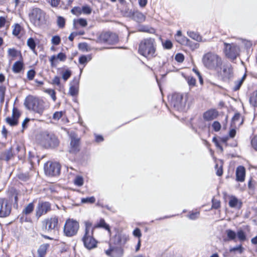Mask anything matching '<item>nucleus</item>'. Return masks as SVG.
<instances>
[{
    "mask_svg": "<svg viewBox=\"0 0 257 257\" xmlns=\"http://www.w3.org/2000/svg\"><path fill=\"white\" fill-rule=\"evenodd\" d=\"M156 44L154 38H148L143 39L140 43L139 53L148 59L156 56Z\"/></svg>",
    "mask_w": 257,
    "mask_h": 257,
    "instance_id": "nucleus-1",
    "label": "nucleus"
},
{
    "mask_svg": "<svg viewBox=\"0 0 257 257\" xmlns=\"http://www.w3.org/2000/svg\"><path fill=\"white\" fill-rule=\"evenodd\" d=\"M202 62L207 68L215 71H218L222 64L221 58L216 54L212 52H208L203 55Z\"/></svg>",
    "mask_w": 257,
    "mask_h": 257,
    "instance_id": "nucleus-2",
    "label": "nucleus"
},
{
    "mask_svg": "<svg viewBox=\"0 0 257 257\" xmlns=\"http://www.w3.org/2000/svg\"><path fill=\"white\" fill-rule=\"evenodd\" d=\"M85 229L84 234L82 238L84 246L91 249L96 247L97 241L93 237L94 230L92 229L91 222L89 220L84 222Z\"/></svg>",
    "mask_w": 257,
    "mask_h": 257,
    "instance_id": "nucleus-3",
    "label": "nucleus"
},
{
    "mask_svg": "<svg viewBox=\"0 0 257 257\" xmlns=\"http://www.w3.org/2000/svg\"><path fill=\"white\" fill-rule=\"evenodd\" d=\"M24 104L27 109L40 114H42L45 109L43 100L31 95L26 97Z\"/></svg>",
    "mask_w": 257,
    "mask_h": 257,
    "instance_id": "nucleus-4",
    "label": "nucleus"
},
{
    "mask_svg": "<svg viewBox=\"0 0 257 257\" xmlns=\"http://www.w3.org/2000/svg\"><path fill=\"white\" fill-rule=\"evenodd\" d=\"M79 228V223L73 219H68L66 221L64 226V233L68 237L76 234Z\"/></svg>",
    "mask_w": 257,
    "mask_h": 257,
    "instance_id": "nucleus-5",
    "label": "nucleus"
},
{
    "mask_svg": "<svg viewBox=\"0 0 257 257\" xmlns=\"http://www.w3.org/2000/svg\"><path fill=\"white\" fill-rule=\"evenodd\" d=\"M41 137L40 143L45 148H55L59 145V141L54 135L44 132Z\"/></svg>",
    "mask_w": 257,
    "mask_h": 257,
    "instance_id": "nucleus-6",
    "label": "nucleus"
},
{
    "mask_svg": "<svg viewBox=\"0 0 257 257\" xmlns=\"http://www.w3.org/2000/svg\"><path fill=\"white\" fill-rule=\"evenodd\" d=\"M224 52L226 57L230 59L234 60L239 55L240 49L235 44L224 43Z\"/></svg>",
    "mask_w": 257,
    "mask_h": 257,
    "instance_id": "nucleus-7",
    "label": "nucleus"
},
{
    "mask_svg": "<svg viewBox=\"0 0 257 257\" xmlns=\"http://www.w3.org/2000/svg\"><path fill=\"white\" fill-rule=\"evenodd\" d=\"M171 105L178 111L183 109L186 104V99H183L182 94L176 93L172 95L170 100Z\"/></svg>",
    "mask_w": 257,
    "mask_h": 257,
    "instance_id": "nucleus-8",
    "label": "nucleus"
},
{
    "mask_svg": "<svg viewBox=\"0 0 257 257\" xmlns=\"http://www.w3.org/2000/svg\"><path fill=\"white\" fill-rule=\"evenodd\" d=\"M61 167L56 162H48L45 164L44 171L45 174L49 176H56L60 173Z\"/></svg>",
    "mask_w": 257,
    "mask_h": 257,
    "instance_id": "nucleus-9",
    "label": "nucleus"
},
{
    "mask_svg": "<svg viewBox=\"0 0 257 257\" xmlns=\"http://www.w3.org/2000/svg\"><path fill=\"white\" fill-rule=\"evenodd\" d=\"M98 40L100 43L109 45H114L118 41L117 35L109 32L101 34Z\"/></svg>",
    "mask_w": 257,
    "mask_h": 257,
    "instance_id": "nucleus-10",
    "label": "nucleus"
},
{
    "mask_svg": "<svg viewBox=\"0 0 257 257\" xmlns=\"http://www.w3.org/2000/svg\"><path fill=\"white\" fill-rule=\"evenodd\" d=\"M227 240H235L237 236L239 241L242 242L246 240L245 232L242 229H239L236 233L234 231L228 229L225 230Z\"/></svg>",
    "mask_w": 257,
    "mask_h": 257,
    "instance_id": "nucleus-11",
    "label": "nucleus"
},
{
    "mask_svg": "<svg viewBox=\"0 0 257 257\" xmlns=\"http://www.w3.org/2000/svg\"><path fill=\"white\" fill-rule=\"evenodd\" d=\"M217 71L223 81L229 80L233 75V68L229 64L224 65L222 68L220 67Z\"/></svg>",
    "mask_w": 257,
    "mask_h": 257,
    "instance_id": "nucleus-12",
    "label": "nucleus"
},
{
    "mask_svg": "<svg viewBox=\"0 0 257 257\" xmlns=\"http://www.w3.org/2000/svg\"><path fill=\"white\" fill-rule=\"evenodd\" d=\"M11 205L7 199L0 198V217L8 216L11 212Z\"/></svg>",
    "mask_w": 257,
    "mask_h": 257,
    "instance_id": "nucleus-13",
    "label": "nucleus"
},
{
    "mask_svg": "<svg viewBox=\"0 0 257 257\" xmlns=\"http://www.w3.org/2000/svg\"><path fill=\"white\" fill-rule=\"evenodd\" d=\"M21 116V112L15 106L13 107L12 116L7 117L6 118V122L10 125L13 126L18 124L19 118Z\"/></svg>",
    "mask_w": 257,
    "mask_h": 257,
    "instance_id": "nucleus-14",
    "label": "nucleus"
},
{
    "mask_svg": "<svg viewBox=\"0 0 257 257\" xmlns=\"http://www.w3.org/2000/svg\"><path fill=\"white\" fill-rule=\"evenodd\" d=\"M58 223V219L56 216H54L46 219L43 222L45 229L48 232H52L57 229Z\"/></svg>",
    "mask_w": 257,
    "mask_h": 257,
    "instance_id": "nucleus-15",
    "label": "nucleus"
},
{
    "mask_svg": "<svg viewBox=\"0 0 257 257\" xmlns=\"http://www.w3.org/2000/svg\"><path fill=\"white\" fill-rule=\"evenodd\" d=\"M51 210V205L48 202H39L36 209V216L40 217Z\"/></svg>",
    "mask_w": 257,
    "mask_h": 257,
    "instance_id": "nucleus-16",
    "label": "nucleus"
},
{
    "mask_svg": "<svg viewBox=\"0 0 257 257\" xmlns=\"http://www.w3.org/2000/svg\"><path fill=\"white\" fill-rule=\"evenodd\" d=\"M71 142L69 152L72 154H76L80 151V139L76 137L75 134L70 136Z\"/></svg>",
    "mask_w": 257,
    "mask_h": 257,
    "instance_id": "nucleus-17",
    "label": "nucleus"
},
{
    "mask_svg": "<svg viewBox=\"0 0 257 257\" xmlns=\"http://www.w3.org/2000/svg\"><path fill=\"white\" fill-rule=\"evenodd\" d=\"M127 240L128 237L126 235L117 233L110 239V242L111 243L121 246L123 245Z\"/></svg>",
    "mask_w": 257,
    "mask_h": 257,
    "instance_id": "nucleus-18",
    "label": "nucleus"
},
{
    "mask_svg": "<svg viewBox=\"0 0 257 257\" xmlns=\"http://www.w3.org/2000/svg\"><path fill=\"white\" fill-rule=\"evenodd\" d=\"M44 13L40 9L36 8L32 10L30 17L35 22L37 21L40 22L44 19Z\"/></svg>",
    "mask_w": 257,
    "mask_h": 257,
    "instance_id": "nucleus-19",
    "label": "nucleus"
},
{
    "mask_svg": "<svg viewBox=\"0 0 257 257\" xmlns=\"http://www.w3.org/2000/svg\"><path fill=\"white\" fill-rule=\"evenodd\" d=\"M105 253L110 257H122L123 250L121 247H111L110 244V247L105 251Z\"/></svg>",
    "mask_w": 257,
    "mask_h": 257,
    "instance_id": "nucleus-20",
    "label": "nucleus"
},
{
    "mask_svg": "<svg viewBox=\"0 0 257 257\" xmlns=\"http://www.w3.org/2000/svg\"><path fill=\"white\" fill-rule=\"evenodd\" d=\"M218 112L215 109H209L203 114V118L206 121H211L217 118Z\"/></svg>",
    "mask_w": 257,
    "mask_h": 257,
    "instance_id": "nucleus-21",
    "label": "nucleus"
},
{
    "mask_svg": "<svg viewBox=\"0 0 257 257\" xmlns=\"http://www.w3.org/2000/svg\"><path fill=\"white\" fill-rule=\"evenodd\" d=\"M134 20L138 23H141L145 21L146 16L141 12L136 11L130 12Z\"/></svg>",
    "mask_w": 257,
    "mask_h": 257,
    "instance_id": "nucleus-22",
    "label": "nucleus"
},
{
    "mask_svg": "<svg viewBox=\"0 0 257 257\" xmlns=\"http://www.w3.org/2000/svg\"><path fill=\"white\" fill-rule=\"evenodd\" d=\"M245 169L242 166H238L236 170V180L238 182H243L245 179Z\"/></svg>",
    "mask_w": 257,
    "mask_h": 257,
    "instance_id": "nucleus-23",
    "label": "nucleus"
},
{
    "mask_svg": "<svg viewBox=\"0 0 257 257\" xmlns=\"http://www.w3.org/2000/svg\"><path fill=\"white\" fill-rule=\"evenodd\" d=\"M91 227L92 228V229L94 231L95 229L97 228H103L107 230L109 233L110 232V229L109 225L106 224L104 219L102 218L100 219L99 221L94 225H93L92 223L91 222Z\"/></svg>",
    "mask_w": 257,
    "mask_h": 257,
    "instance_id": "nucleus-24",
    "label": "nucleus"
},
{
    "mask_svg": "<svg viewBox=\"0 0 257 257\" xmlns=\"http://www.w3.org/2000/svg\"><path fill=\"white\" fill-rule=\"evenodd\" d=\"M74 84L77 86L71 85L69 88V93L71 96L76 95L78 93V84L79 82V78H74L73 80Z\"/></svg>",
    "mask_w": 257,
    "mask_h": 257,
    "instance_id": "nucleus-25",
    "label": "nucleus"
},
{
    "mask_svg": "<svg viewBox=\"0 0 257 257\" xmlns=\"http://www.w3.org/2000/svg\"><path fill=\"white\" fill-rule=\"evenodd\" d=\"M56 59H58L60 61H64L66 59V56L64 53L61 52L59 53L57 56H52L50 58V62L52 67L55 66V63Z\"/></svg>",
    "mask_w": 257,
    "mask_h": 257,
    "instance_id": "nucleus-26",
    "label": "nucleus"
},
{
    "mask_svg": "<svg viewBox=\"0 0 257 257\" xmlns=\"http://www.w3.org/2000/svg\"><path fill=\"white\" fill-rule=\"evenodd\" d=\"M13 157V154L12 153V148L9 150L3 153L0 156V159L4 160L6 161H9Z\"/></svg>",
    "mask_w": 257,
    "mask_h": 257,
    "instance_id": "nucleus-27",
    "label": "nucleus"
},
{
    "mask_svg": "<svg viewBox=\"0 0 257 257\" xmlns=\"http://www.w3.org/2000/svg\"><path fill=\"white\" fill-rule=\"evenodd\" d=\"M49 247V244L48 243H45L40 245L38 250L39 257L45 256V255L46 253L47 250Z\"/></svg>",
    "mask_w": 257,
    "mask_h": 257,
    "instance_id": "nucleus-28",
    "label": "nucleus"
},
{
    "mask_svg": "<svg viewBox=\"0 0 257 257\" xmlns=\"http://www.w3.org/2000/svg\"><path fill=\"white\" fill-rule=\"evenodd\" d=\"M138 31L154 34L155 32V30L153 28L149 27L148 26L140 25L138 27Z\"/></svg>",
    "mask_w": 257,
    "mask_h": 257,
    "instance_id": "nucleus-29",
    "label": "nucleus"
},
{
    "mask_svg": "<svg viewBox=\"0 0 257 257\" xmlns=\"http://www.w3.org/2000/svg\"><path fill=\"white\" fill-rule=\"evenodd\" d=\"M229 205L231 208H239L241 206V203L238 202V200L235 197H231L229 201Z\"/></svg>",
    "mask_w": 257,
    "mask_h": 257,
    "instance_id": "nucleus-30",
    "label": "nucleus"
},
{
    "mask_svg": "<svg viewBox=\"0 0 257 257\" xmlns=\"http://www.w3.org/2000/svg\"><path fill=\"white\" fill-rule=\"evenodd\" d=\"M187 35L191 38H192V39H193L197 42L202 41L201 36L197 32H195L193 31H188Z\"/></svg>",
    "mask_w": 257,
    "mask_h": 257,
    "instance_id": "nucleus-31",
    "label": "nucleus"
},
{
    "mask_svg": "<svg viewBox=\"0 0 257 257\" xmlns=\"http://www.w3.org/2000/svg\"><path fill=\"white\" fill-rule=\"evenodd\" d=\"M23 67V64L22 62L18 61L16 62L13 66V71L15 73L20 72Z\"/></svg>",
    "mask_w": 257,
    "mask_h": 257,
    "instance_id": "nucleus-32",
    "label": "nucleus"
},
{
    "mask_svg": "<svg viewBox=\"0 0 257 257\" xmlns=\"http://www.w3.org/2000/svg\"><path fill=\"white\" fill-rule=\"evenodd\" d=\"M92 59L91 55H82L79 58V63L80 64L85 65L88 62Z\"/></svg>",
    "mask_w": 257,
    "mask_h": 257,
    "instance_id": "nucleus-33",
    "label": "nucleus"
},
{
    "mask_svg": "<svg viewBox=\"0 0 257 257\" xmlns=\"http://www.w3.org/2000/svg\"><path fill=\"white\" fill-rule=\"evenodd\" d=\"M8 56L12 58H15L18 56H21L20 51H18L15 48H9L8 51Z\"/></svg>",
    "mask_w": 257,
    "mask_h": 257,
    "instance_id": "nucleus-34",
    "label": "nucleus"
},
{
    "mask_svg": "<svg viewBox=\"0 0 257 257\" xmlns=\"http://www.w3.org/2000/svg\"><path fill=\"white\" fill-rule=\"evenodd\" d=\"M246 75L245 73L243 75V76L241 77V79H240L234 82L235 85H234V87H233V89L234 91H237V90L239 89V88H240L241 85L243 83V82L244 81V80H245V79L246 78Z\"/></svg>",
    "mask_w": 257,
    "mask_h": 257,
    "instance_id": "nucleus-35",
    "label": "nucleus"
},
{
    "mask_svg": "<svg viewBox=\"0 0 257 257\" xmlns=\"http://www.w3.org/2000/svg\"><path fill=\"white\" fill-rule=\"evenodd\" d=\"M185 80L187 82V83L189 86L190 89L194 87L196 85V79L191 76H188L185 77Z\"/></svg>",
    "mask_w": 257,
    "mask_h": 257,
    "instance_id": "nucleus-36",
    "label": "nucleus"
},
{
    "mask_svg": "<svg viewBox=\"0 0 257 257\" xmlns=\"http://www.w3.org/2000/svg\"><path fill=\"white\" fill-rule=\"evenodd\" d=\"M249 102L253 107H257V91L252 93L249 98Z\"/></svg>",
    "mask_w": 257,
    "mask_h": 257,
    "instance_id": "nucleus-37",
    "label": "nucleus"
},
{
    "mask_svg": "<svg viewBox=\"0 0 257 257\" xmlns=\"http://www.w3.org/2000/svg\"><path fill=\"white\" fill-rule=\"evenodd\" d=\"M34 205L33 203H30L23 210V213L26 215L30 214L34 210Z\"/></svg>",
    "mask_w": 257,
    "mask_h": 257,
    "instance_id": "nucleus-38",
    "label": "nucleus"
},
{
    "mask_svg": "<svg viewBox=\"0 0 257 257\" xmlns=\"http://www.w3.org/2000/svg\"><path fill=\"white\" fill-rule=\"evenodd\" d=\"M75 185L80 187L84 184V179L81 176H76L73 181Z\"/></svg>",
    "mask_w": 257,
    "mask_h": 257,
    "instance_id": "nucleus-39",
    "label": "nucleus"
},
{
    "mask_svg": "<svg viewBox=\"0 0 257 257\" xmlns=\"http://www.w3.org/2000/svg\"><path fill=\"white\" fill-rule=\"evenodd\" d=\"M6 87L4 85H0V102H3L5 100Z\"/></svg>",
    "mask_w": 257,
    "mask_h": 257,
    "instance_id": "nucleus-40",
    "label": "nucleus"
},
{
    "mask_svg": "<svg viewBox=\"0 0 257 257\" xmlns=\"http://www.w3.org/2000/svg\"><path fill=\"white\" fill-rule=\"evenodd\" d=\"M21 31V27L19 24H16L13 26V34L15 36H18Z\"/></svg>",
    "mask_w": 257,
    "mask_h": 257,
    "instance_id": "nucleus-41",
    "label": "nucleus"
},
{
    "mask_svg": "<svg viewBox=\"0 0 257 257\" xmlns=\"http://www.w3.org/2000/svg\"><path fill=\"white\" fill-rule=\"evenodd\" d=\"M236 251H238V252L241 254L243 252L244 248L242 247L241 244H239L229 249L230 252H233Z\"/></svg>",
    "mask_w": 257,
    "mask_h": 257,
    "instance_id": "nucleus-42",
    "label": "nucleus"
},
{
    "mask_svg": "<svg viewBox=\"0 0 257 257\" xmlns=\"http://www.w3.org/2000/svg\"><path fill=\"white\" fill-rule=\"evenodd\" d=\"M61 74H62V79L65 81H66L70 78V77L71 76V75L72 74V72H71V70H70L69 69H67L65 71L62 72Z\"/></svg>",
    "mask_w": 257,
    "mask_h": 257,
    "instance_id": "nucleus-43",
    "label": "nucleus"
},
{
    "mask_svg": "<svg viewBox=\"0 0 257 257\" xmlns=\"http://www.w3.org/2000/svg\"><path fill=\"white\" fill-rule=\"evenodd\" d=\"M176 40L179 43L185 45L187 44V42H188V39L187 37L185 36H181L179 37H176Z\"/></svg>",
    "mask_w": 257,
    "mask_h": 257,
    "instance_id": "nucleus-44",
    "label": "nucleus"
},
{
    "mask_svg": "<svg viewBox=\"0 0 257 257\" xmlns=\"http://www.w3.org/2000/svg\"><path fill=\"white\" fill-rule=\"evenodd\" d=\"M27 45L32 50H35L36 48V43L33 38H30L28 39Z\"/></svg>",
    "mask_w": 257,
    "mask_h": 257,
    "instance_id": "nucleus-45",
    "label": "nucleus"
},
{
    "mask_svg": "<svg viewBox=\"0 0 257 257\" xmlns=\"http://www.w3.org/2000/svg\"><path fill=\"white\" fill-rule=\"evenodd\" d=\"M185 45L189 47L192 50L197 49L199 46V44L194 43L190 41L189 39H188V42H187Z\"/></svg>",
    "mask_w": 257,
    "mask_h": 257,
    "instance_id": "nucleus-46",
    "label": "nucleus"
},
{
    "mask_svg": "<svg viewBox=\"0 0 257 257\" xmlns=\"http://www.w3.org/2000/svg\"><path fill=\"white\" fill-rule=\"evenodd\" d=\"M81 11L84 14L89 15L91 13L92 9L89 6L85 5L81 8Z\"/></svg>",
    "mask_w": 257,
    "mask_h": 257,
    "instance_id": "nucleus-47",
    "label": "nucleus"
},
{
    "mask_svg": "<svg viewBox=\"0 0 257 257\" xmlns=\"http://www.w3.org/2000/svg\"><path fill=\"white\" fill-rule=\"evenodd\" d=\"M77 22L81 26L84 27H86L87 25V21L84 19H79L77 20H74L73 21L74 25H75L76 23Z\"/></svg>",
    "mask_w": 257,
    "mask_h": 257,
    "instance_id": "nucleus-48",
    "label": "nucleus"
},
{
    "mask_svg": "<svg viewBox=\"0 0 257 257\" xmlns=\"http://www.w3.org/2000/svg\"><path fill=\"white\" fill-rule=\"evenodd\" d=\"M65 19L61 16H59L57 18V25L60 28H62L65 26Z\"/></svg>",
    "mask_w": 257,
    "mask_h": 257,
    "instance_id": "nucleus-49",
    "label": "nucleus"
},
{
    "mask_svg": "<svg viewBox=\"0 0 257 257\" xmlns=\"http://www.w3.org/2000/svg\"><path fill=\"white\" fill-rule=\"evenodd\" d=\"M45 92L50 95L52 99L54 101L56 100V92L54 89H48L45 90Z\"/></svg>",
    "mask_w": 257,
    "mask_h": 257,
    "instance_id": "nucleus-50",
    "label": "nucleus"
},
{
    "mask_svg": "<svg viewBox=\"0 0 257 257\" xmlns=\"http://www.w3.org/2000/svg\"><path fill=\"white\" fill-rule=\"evenodd\" d=\"M95 201L94 197L92 196L90 197L83 198L81 199V202L83 203H93Z\"/></svg>",
    "mask_w": 257,
    "mask_h": 257,
    "instance_id": "nucleus-51",
    "label": "nucleus"
},
{
    "mask_svg": "<svg viewBox=\"0 0 257 257\" xmlns=\"http://www.w3.org/2000/svg\"><path fill=\"white\" fill-rule=\"evenodd\" d=\"M51 84L53 85H57L59 87H60V78L57 76H55L52 80Z\"/></svg>",
    "mask_w": 257,
    "mask_h": 257,
    "instance_id": "nucleus-52",
    "label": "nucleus"
},
{
    "mask_svg": "<svg viewBox=\"0 0 257 257\" xmlns=\"http://www.w3.org/2000/svg\"><path fill=\"white\" fill-rule=\"evenodd\" d=\"M199 212H190L187 217L191 220H196L199 217Z\"/></svg>",
    "mask_w": 257,
    "mask_h": 257,
    "instance_id": "nucleus-53",
    "label": "nucleus"
},
{
    "mask_svg": "<svg viewBox=\"0 0 257 257\" xmlns=\"http://www.w3.org/2000/svg\"><path fill=\"white\" fill-rule=\"evenodd\" d=\"M212 208L216 209L219 208L220 206V202L214 198L212 199Z\"/></svg>",
    "mask_w": 257,
    "mask_h": 257,
    "instance_id": "nucleus-54",
    "label": "nucleus"
},
{
    "mask_svg": "<svg viewBox=\"0 0 257 257\" xmlns=\"http://www.w3.org/2000/svg\"><path fill=\"white\" fill-rule=\"evenodd\" d=\"M212 127L213 130L215 132H218L220 131V130L221 128V124L218 121H215L213 122V123L212 124Z\"/></svg>",
    "mask_w": 257,
    "mask_h": 257,
    "instance_id": "nucleus-55",
    "label": "nucleus"
},
{
    "mask_svg": "<svg viewBox=\"0 0 257 257\" xmlns=\"http://www.w3.org/2000/svg\"><path fill=\"white\" fill-rule=\"evenodd\" d=\"M61 42V39L58 36H54L51 39L52 43L54 45H58Z\"/></svg>",
    "mask_w": 257,
    "mask_h": 257,
    "instance_id": "nucleus-56",
    "label": "nucleus"
},
{
    "mask_svg": "<svg viewBox=\"0 0 257 257\" xmlns=\"http://www.w3.org/2000/svg\"><path fill=\"white\" fill-rule=\"evenodd\" d=\"M71 12L75 15H79L82 14L81 8L79 7H74L71 10Z\"/></svg>",
    "mask_w": 257,
    "mask_h": 257,
    "instance_id": "nucleus-57",
    "label": "nucleus"
},
{
    "mask_svg": "<svg viewBox=\"0 0 257 257\" xmlns=\"http://www.w3.org/2000/svg\"><path fill=\"white\" fill-rule=\"evenodd\" d=\"M18 178L23 181H27L29 179V176L26 173H20L18 175Z\"/></svg>",
    "mask_w": 257,
    "mask_h": 257,
    "instance_id": "nucleus-58",
    "label": "nucleus"
},
{
    "mask_svg": "<svg viewBox=\"0 0 257 257\" xmlns=\"http://www.w3.org/2000/svg\"><path fill=\"white\" fill-rule=\"evenodd\" d=\"M251 145L252 147L257 151V135H255L251 140Z\"/></svg>",
    "mask_w": 257,
    "mask_h": 257,
    "instance_id": "nucleus-59",
    "label": "nucleus"
},
{
    "mask_svg": "<svg viewBox=\"0 0 257 257\" xmlns=\"http://www.w3.org/2000/svg\"><path fill=\"white\" fill-rule=\"evenodd\" d=\"M36 72L35 71L33 70H30L27 72V78L29 80H32L34 79L35 76Z\"/></svg>",
    "mask_w": 257,
    "mask_h": 257,
    "instance_id": "nucleus-60",
    "label": "nucleus"
},
{
    "mask_svg": "<svg viewBox=\"0 0 257 257\" xmlns=\"http://www.w3.org/2000/svg\"><path fill=\"white\" fill-rule=\"evenodd\" d=\"M240 116V114L239 113H235L232 118V123L234 125H235L236 122L239 121Z\"/></svg>",
    "mask_w": 257,
    "mask_h": 257,
    "instance_id": "nucleus-61",
    "label": "nucleus"
},
{
    "mask_svg": "<svg viewBox=\"0 0 257 257\" xmlns=\"http://www.w3.org/2000/svg\"><path fill=\"white\" fill-rule=\"evenodd\" d=\"M175 59L178 62L182 63L184 60V56L181 53H177L175 56Z\"/></svg>",
    "mask_w": 257,
    "mask_h": 257,
    "instance_id": "nucleus-62",
    "label": "nucleus"
},
{
    "mask_svg": "<svg viewBox=\"0 0 257 257\" xmlns=\"http://www.w3.org/2000/svg\"><path fill=\"white\" fill-rule=\"evenodd\" d=\"M163 47L167 49H170L172 47V43L170 40H166L163 43Z\"/></svg>",
    "mask_w": 257,
    "mask_h": 257,
    "instance_id": "nucleus-63",
    "label": "nucleus"
},
{
    "mask_svg": "<svg viewBox=\"0 0 257 257\" xmlns=\"http://www.w3.org/2000/svg\"><path fill=\"white\" fill-rule=\"evenodd\" d=\"M63 115L62 111H56L53 115V118L55 120H59Z\"/></svg>",
    "mask_w": 257,
    "mask_h": 257,
    "instance_id": "nucleus-64",
    "label": "nucleus"
}]
</instances>
